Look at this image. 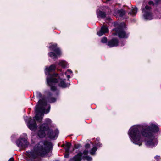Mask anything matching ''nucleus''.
Returning <instances> with one entry per match:
<instances>
[{
    "label": "nucleus",
    "instance_id": "nucleus-25",
    "mask_svg": "<svg viewBox=\"0 0 161 161\" xmlns=\"http://www.w3.org/2000/svg\"><path fill=\"white\" fill-rule=\"evenodd\" d=\"M59 65L62 66L63 68H65L66 66L67 63L64 61H61L60 62Z\"/></svg>",
    "mask_w": 161,
    "mask_h": 161
},
{
    "label": "nucleus",
    "instance_id": "nucleus-32",
    "mask_svg": "<svg viewBox=\"0 0 161 161\" xmlns=\"http://www.w3.org/2000/svg\"><path fill=\"white\" fill-rule=\"evenodd\" d=\"M155 2L156 3L158 4L161 2V0H156Z\"/></svg>",
    "mask_w": 161,
    "mask_h": 161
},
{
    "label": "nucleus",
    "instance_id": "nucleus-9",
    "mask_svg": "<svg viewBox=\"0 0 161 161\" xmlns=\"http://www.w3.org/2000/svg\"><path fill=\"white\" fill-rule=\"evenodd\" d=\"M53 75H51L50 77H47V81L48 85L50 86L51 90L52 91H55L57 90L56 87L52 85L53 83H58L59 80H57L56 78H53Z\"/></svg>",
    "mask_w": 161,
    "mask_h": 161
},
{
    "label": "nucleus",
    "instance_id": "nucleus-13",
    "mask_svg": "<svg viewBox=\"0 0 161 161\" xmlns=\"http://www.w3.org/2000/svg\"><path fill=\"white\" fill-rule=\"evenodd\" d=\"M85 150L83 152V156L82 157L83 159H86L87 161H91L92 160V158L88 156V150L87 149L90 147V145L89 144H87L85 145Z\"/></svg>",
    "mask_w": 161,
    "mask_h": 161
},
{
    "label": "nucleus",
    "instance_id": "nucleus-40",
    "mask_svg": "<svg viewBox=\"0 0 161 161\" xmlns=\"http://www.w3.org/2000/svg\"><path fill=\"white\" fill-rule=\"evenodd\" d=\"M69 161H70V159L69 160Z\"/></svg>",
    "mask_w": 161,
    "mask_h": 161
},
{
    "label": "nucleus",
    "instance_id": "nucleus-27",
    "mask_svg": "<svg viewBox=\"0 0 161 161\" xmlns=\"http://www.w3.org/2000/svg\"><path fill=\"white\" fill-rule=\"evenodd\" d=\"M51 121L50 119L47 118L46 119V123H45L47 124H48V125L49 126V125L51 124Z\"/></svg>",
    "mask_w": 161,
    "mask_h": 161
},
{
    "label": "nucleus",
    "instance_id": "nucleus-38",
    "mask_svg": "<svg viewBox=\"0 0 161 161\" xmlns=\"http://www.w3.org/2000/svg\"><path fill=\"white\" fill-rule=\"evenodd\" d=\"M68 71H70V69H69L68 70Z\"/></svg>",
    "mask_w": 161,
    "mask_h": 161
},
{
    "label": "nucleus",
    "instance_id": "nucleus-4",
    "mask_svg": "<svg viewBox=\"0 0 161 161\" xmlns=\"http://www.w3.org/2000/svg\"><path fill=\"white\" fill-rule=\"evenodd\" d=\"M48 48L51 51L48 53V55L53 59H57L58 57L61 55V49L57 43L51 44Z\"/></svg>",
    "mask_w": 161,
    "mask_h": 161
},
{
    "label": "nucleus",
    "instance_id": "nucleus-20",
    "mask_svg": "<svg viewBox=\"0 0 161 161\" xmlns=\"http://www.w3.org/2000/svg\"><path fill=\"white\" fill-rule=\"evenodd\" d=\"M39 129L45 132L48 131L50 129L49 126L47 123H43L39 127Z\"/></svg>",
    "mask_w": 161,
    "mask_h": 161
},
{
    "label": "nucleus",
    "instance_id": "nucleus-7",
    "mask_svg": "<svg viewBox=\"0 0 161 161\" xmlns=\"http://www.w3.org/2000/svg\"><path fill=\"white\" fill-rule=\"evenodd\" d=\"M56 68V66L54 64L51 65L48 67H47L46 68L45 70V72L46 75H48L47 77H50L51 75H53V78H55L58 77L59 74L57 73H55L53 74H50V72L55 70Z\"/></svg>",
    "mask_w": 161,
    "mask_h": 161
},
{
    "label": "nucleus",
    "instance_id": "nucleus-14",
    "mask_svg": "<svg viewBox=\"0 0 161 161\" xmlns=\"http://www.w3.org/2000/svg\"><path fill=\"white\" fill-rule=\"evenodd\" d=\"M58 134V130L57 129H56L54 130H53L52 129H50L47 131V135L48 137L51 139H53L56 136H57Z\"/></svg>",
    "mask_w": 161,
    "mask_h": 161
},
{
    "label": "nucleus",
    "instance_id": "nucleus-28",
    "mask_svg": "<svg viewBox=\"0 0 161 161\" xmlns=\"http://www.w3.org/2000/svg\"><path fill=\"white\" fill-rule=\"evenodd\" d=\"M101 42L103 43H106L107 42V38L106 37H104L101 39Z\"/></svg>",
    "mask_w": 161,
    "mask_h": 161
},
{
    "label": "nucleus",
    "instance_id": "nucleus-36",
    "mask_svg": "<svg viewBox=\"0 0 161 161\" xmlns=\"http://www.w3.org/2000/svg\"><path fill=\"white\" fill-rule=\"evenodd\" d=\"M125 44V42H124L122 44H121V46H123Z\"/></svg>",
    "mask_w": 161,
    "mask_h": 161
},
{
    "label": "nucleus",
    "instance_id": "nucleus-6",
    "mask_svg": "<svg viewBox=\"0 0 161 161\" xmlns=\"http://www.w3.org/2000/svg\"><path fill=\"white\" fill-rule=\"evenodd\" d=\"M45 108L39 104H37L35 106V112L36 113L35 117H34L33 119H35V120L39 122H41L42 120V118L39 115V113H44Z\"/></svg>",
    "mask_w": 161,
    "mask_h": 161
},
{
    "label": "nucleus",
    "instance_id": "nucleus-3",
    "mask_svg": "<svg viewBox=\"0 0 161 161\" xmlns=\"http://www.w3.org/2000/svg\"><path fill=\"white\" fill-rule=\"evenodd\" d=\"M36 97L39 100L37 103L43 107L47 105V102L50 103H53L56 101L57 98L52 97V93L50 92H46L45 94H42L38 91L36 92Z\"/></svg>",
    "mask_w": 161,
    "mask_h": 161
},
{
    "label": "nucleus",
    "instance_id": "nucleus-39",
    "mask_svg": "<svg viewBox=\"0 0 161 161\" xmlns=\"http://www.w3.org/2000/svg\"><path fill=\"white\" fill-rule=\"evenodd\" d=\"M108 19H109V20H110V19H111V18H108Z\"/></svg>",
    "mask_w": 161,
    "mask_h": 161
},
{
    "label": "nucleus",
    "instance_id": "nucleus-22",
    "mask_svg": "<svg viewBox=\"0 0 161 161\" xmlns=\"http://www.w3.org/2000/svg\"><path fill=\"white\" fill-rule=\"evenodd\" d=\"M137 10V8L136 7H135L134 8H133L128 13V14H130L132 16H135L136 14Z\"/></svg>",
    "mask_w": 161,
    "mask_h": 161
},
{
    "label": "nucleus",
    "instance_id": "nucleus-30",
    "mask_svg": "<svg viewBox=\"0 0 161 161\" xmlns=\"http://www.w3.org/2000/svg\"><path fill=\"white\" fill-rule=\"evenodd\" d=\"M148 3L149 5H154V3L152 1H150L148 2Z\"/></svg>",
    "mask_w": 161,
    "mask_h": 161
},
{
    "label": "nucleus",
    "instance_id": "nucleus-11",
    "mask_svg": "<svg viewBox=\"0 0 161 161\" xmlns=\"http://www.w3.org/2000/svg\"><path fill=\"white\" fill-rule=\"evenodd\" d=\"M115 30L116 33H113L114 35L117 34L119 37L121 38H127L128 37V35L123 29L121 27H120L118 28L113 29Z\"/></svg>",
    "mask_w": 161,
    "mask_h": 161
},
{
    "label": "nucleus",
    "instance_id": "nucleus-21",
    "mask_svg": "<svg viewBox=\"0 0 161 161\" xmlns=\"http://www.w3.org/2000/svg\"><path fill=\"white\" fill-rule=\"evenodd\" d=\"M37 135L40 138H43L46 136L45 132L39 129Z\"/></svg>",
    "mask_w": 161,
    "mask_h": 161
},
{
    "label": "nucleus",
    "instance_id": "nucleus-37",
    "mask_svg": "<svg viewBox=\"0 0 161 161\" xmlns=\"http://www.w3.org/2000/svg\"><path fill=\"white\" fill-rule=\"evenodd\" d=\"M67 77H68V78H70V75H68Z\"/></svg>",
    "mask_w": 161,
    "mask_h": 161
},
{
    "label": "nucleus",
    "instance_id": "nucleus-24",
    "mask_svg": "<svg viewBox=\"0 0 161 161\" xmlns=\"http://www.w3.org/2000/svg\"><path fill=\"white\" fill-rule=\"evenodd\" d=\"M97 150L96 146H94L90 151V153L91 155H93L95 154Z\"/></svg>",
    "mask_w": 161,
    "mask_h": 161
},
{
    "label": "nucleus",
    "instance_id": "nucleus-23",
    "mask_svg": "<svg viewBox=\"0 0 161 161\" xmlns=\"http://www.w3.org/2000/svg\"><path fill=\"white\" fill-rule=\"evenodd\" d=\"M97 17L98 18H103L105 17L106 14L104 12H102L101 11H99V12L97 13Z\"/></svg>",
    "mask_w": 161,
    "mask_h": 161
},
{
    "label": "nucleus",
    "instance_id": "nucleus-10",
    "mask_svg": "<svg viewBox=\"0 0 161 161\" xmlns=\"http://www.w3.org/2000/svg\"><path fill=\"white\" fill-rule=\"evenodd\" d=\"M151 8L150 7L146 5L145 8L142 9V12L144 13L143 17L146 20H151L153 18V15L150 12Z\"/></svg>",
    "mask_w": 161,
    "mask_h": 161
},
{
    "label": "nucleus",
    "instance_id": "nucleus-34",
    "mask_svg": "<svg viewBox=\"0 0 161 161\" xmlns=\"http://www.w3.org/2000/svg\"><path fill=\"white\" fill-rule=\"evenodd\" d=\"M96 145L97 147H100L101 146V144L100 143H97Z\"/></svg>",
    "mask_w": 161,
    "mask_h": 161
},
{
    "label": "nucleus",
    "instance_id": "nucleus-5",
    "mask_svg": "<svg viewBox=\"0 0 161 161\" xmlns=\"http://www.w3.org/2000/svg\"><path fill=\"white\" fill-rule=\"evenodd\" d=\"M141 128L140 129V132H142L145 130H146V132L148 133L151 132L153 134L155 132H157L159 131V128L158 126L155 124L153 123H150L149 125L146 124H144L142 125H140Z\"/></svg>",
    "mask_w": 161,
    "mask_h": 161
},
{
    "label": "nucleus",
    "instance_id": "nucleus-33",
    "mask_svg": "<svg viewBox=\"0 0 161 161\" xmlns=\"http://www.w3.org/2000/svg\"><path fill=\"white\" fill-rule=\"evenodd\" d=\"M14 160L13 157L11 158L8 161H14Z\"/></svg>",
    "mask_w": 161,
    "mask_h": 161
},
{
    "label": "nucleus",
    "instance_id": "nucleus-18",
    "mask_svg": "<svg viewBox=\"0 0 161 161\" xmlns=\"http://www.w3.org/2000/svg\"><path fill=\"white\" fill-rule=\"evenodd\" d=\"M57 80H59L58 82H59L58 85L60 87L63 88H64L67 87V85L65 83L64 80H63L62 79H61L59 76V75L58 77H56Z\"/></svg>",
    "mask_w": 161,
    "mask_h": 161
},
{
    "label": "nucleus",
    "instance_id": "nucleus-15",
    "mask_svg": "<svg viewBox=\"0 0 161 161\" xmlns=\"http://www.w3.org/2000/svg\"><path fill=\"white\" fill-rule=\"evenodd\" d=\"M62 147H64L65 152L64 153V157L65 158H68L69 157V150L70 148V143L67 142L65 144L62 145Z\"/></svg>",
    "mask_w": 161,
    "mask_h": 161
},
{
    "label": "nucleus",
    "instance_id": "nucleus-8",
    "mask_svg": "<svg viewBox=\"0 0 161 161\" xmlns=\"http://www.w3.org/2000/svg\"><path fill=\"white\" fill-rule=\"evenodd\" d=\"M15 142L18 147L24 148L27 147L29 144L27 140L24 137L19 138Z\"/></svg>",
    "mask_w": 161,
    "mask_h": 161
},
{
    "label": "nucleus",
    "instance_id": "nucleus-35",
    "mask_svg": "<svg viewBox=\"0 0 161 161\" xmlns=\"http://www.w3.org/2000/svg\"><path fill=\"white\" fill-rule=\"evenodd\" d=\"M80 145H78V147H76V146H75V148H78V147H80Z\"/></svg>",
    "mask_w": 161,
    "mask_h": 161
},
{
    "label": "nucleus",
    "instance_id": "nucleus-2",
    "mask_svg": "<svg viewBox=\"0 0 161 161\" xmlns=\"http://www.w3.org/2000/svg\"><path fill=\"white\" fill-rule=\"evenodd\" d=\"M52 147V144L50 142L45 141L40 142L34 147L33 150L27 152L29 161H41V158H38V156L43 157L49 152L50 148Z\"/></svg>",
    "mask_w": 161,
    "mask_h": 161
},
{
    "label": "nucleus",
    "instance_id": "nucleus-12",
    "mask_svg": "<svg viewBox=\"0 0 161 161\" xmlns=\"http://www.w3.org/2000/svg\"><path fill=\"white\" fill-rule=\"evenodd\" d=\"M28 128L31 131L35 130L37 128V125L35 119H32L30 117L28 122Z\"/></svg>",
    "mask_w": 161,
    "mask_h": 161
},
{
    "label": "nucleus",
    "instance_id": "nucleus-29",
    "mask_svg": "<svg viewBox=\"0 0 161 161\" xmlns=\"http://www.w3.org/2000/svg\"><path fill=\"white\" fill-rule=\"evenodd\" d=\"M50 109V106L49 105L46 110L47 113H48L49 112Z\"/></svg>",
    "mask_w": 161,
    "mask_h": 161
},
{
    "label": "nucleus",
    "instance_id": "nucleus-17",
    "mask_svg": "<svg viewBox=\"0 0 161 161\" xmlns=\"http://www.w3.org/2000/svg\"><path fill=\"white\" fill-rule=\"evenodd\" d=\"M108 31V28L104 26H103L100 31L97 32V34L99 36H100L105 33H107Z\"/></svg>",
    "mask_w": 161,
    "mask_h": 161
},
{
    "label": "nucleus",
    "instance_id": "nucleus-19",
    "mask_svg": "<svg viewBox=\"0 0 161 161\" xmlns=\"http://www.w3.org/2000/svg\"><path fill=\"white\" fill-rule=\"evenodd\" d=\"M82 156H83V153H79L74 157L72 161H81Z\"/></svg>",
    "mask_w": 161,
    "mask_h": 161
},
{
    "label": "nucleus",
    "instance_id": "nucleus-26",
    "mask_svg": "<svg viewBox=\"0 0 161 161\" xmlns=\"http://www.w3.org/2000/svg\"><path fill=\"white\" fill-rule=\"evenodd\" d=\"M117 13L119 14L120 16H123L125 13V11L123 10H119L117 11Z\"/></svg>",
    "mask_w": 161,
    "mask_h": 161
},
{
    "label": "nucleus",
    "instance_id": "nucleus-31",
    "mask_svg": "<svg viewBox=\"0 0 161 161\" xmlns=\"http://www.w3.org/2000/svg\"><path fill=\"white\" fill-rule=\"evenodd\" d=\"M155 158L157 160H159L160 158L159 156H156L155 157Z\"/></svg>",
    "mask_w": 161,
    "mask_h": 161
},
{
    "label": "nucleus",
    "instance_id": "nucleus-16",
    "mask_svg": "<svg viewBox=\"0 0 161 161\" xmlns=\"http://www.w3.org/2000/svg\"><path fill=\"white\" fill-rule=\"evenodd\" d=\"M118 43L117 39L113 38L108 42L107 45L110 47H115L118 45Z\"/></svg>",
    "mask_w": 161,
    "mask_h": 161
},
{
    "label": "nucleus",
    "instance_id": "nucleus-1",
    "mask_svg": "<svg viewBox=\"0 0 161 161\" xmlns=\"http://www.w3.org/2000/svg\"><path fill=\"white\" fill-rule=\"evenodd\" d=\"M141 128V126L140 125H137L132 126L129 129L128 134L131 142L133 143L140 146L143 142L142 136H144L147 139L145 142L146 146L153 147L156 145L158 142L153 134L151 132L148 133L146 130L140 132V129Z\"/></svg>",
    "mask_w": 161,
    "mask_h": 161
}]
</instances>
